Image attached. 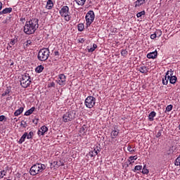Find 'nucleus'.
Here are the masks:
<instances>
[{
    "label": "nucleus",
    "mask_w": 180,
    "mask_h": 180,
    "mask_svg": "<svg viewBox=\"0 0 180 180\" xmlns=\"http://www.w3.org/2000/svg\"><path fill=\"white\" fill-rule=\"evenodd\" d=\"M37 29H39V20L37 18H32L26 21L24 26V33L25 34H33Z\"/></svg>",
    "instance_id": "obj_1"
},
{
    "label": "nucleus",
    "mask_w": 180,
    "mask_h": 180,
    "mask_svg": "<svg viewBox=\"0 0 180 180\" xmlns=\"http://www.w3.org/2000/svg\"><path fill=\"white\" fill-rule=\"evenodd\" d=\"M46 167L44 164L41 163H36L35 165H32L30 169V174L32 176L34 175H37V174H40L46 169Z\"/></svg>",
    "instance_id": "obj_2"
},
{
    "label": "nucleus",
    "mask_w": 180,
    "mask_h": 180,
    "mask_svg": "<svg viewBox=\"0 0 180 180\" xmlns=\"http://www.w3.org/2000/svg\"><path fill=\"white\" fill-rule=\"evenodd\" d=\"M49 57H50V50L49 48H43L39 50L37 56V58L39 61H47Z\"/></svg>",
    "instance_id": "obj_3"
},
{
    "label": "nucleus",
    "mask_w": 180,
    "mask_h": 180,
    "mask_svg": "<svg viewBox=\"0 0 180 180\" xmlns=\"http://www.w3.org/2000/svg\"><path fill=\"white\" fill-rule=\"evenodd\" d=\"M77 117V111L72 110L65 113L63 115V122L64 123H68V122H72Z\"/></svg>",
    "instance_id": "obj_4"
},
{
    "label": "nucleus",
    "mask_w": 180,
    "mask_h": 180,
    "mask_svg": "<svg viewBox=\"0 0 180 180\" xmlns=\"http://www.w3.org/2000/svg\"><path fill=\"white\" fill-rule=\"evenodd\" d=\"M59 13L62 18H65L66 22L71 20V16H70V8L68 6H63L59 11Z\"/></svg>",
    "instance_id": "obj_5"
},
{
    "label": "nucleus",
    "mask_w": 180,
    "mask_h": 180,
    "mask_svg": "<svg viewBox=\"0 0 180 180\" xmlns=\"http://www.w3.org/2000/svg\"><path fill=\"white\" fill-rule=\"evenodd\" d=\"M32 79H30V75L28 73H24L20 78V85L22 88H27L30 86V83Z\"/></svg>",
    "instance_id": "obj_6"
},
{
    "label": "nucleus",
    "mask_w": 180,
    "mask_h": 180,
    "mask_svg": "<svg viewBox=\"0 0 180 180\" xmlns=\"http://www.w3.org/2000/svg\"><path fill=\"white\" fill-rule=\"evenodd\" d=\"M95 103H96V98L92 96H89L84 101V105L89 109H92L95 106Z\"/></svg>",
    "instance_id": "obj_7"
},
{
    "label": "nucleus",
    "mask_w": 180,
    "mask_h": 180,
    "mask_svg": "<svg viewBox=\"0 0 180 180\" xmlns=\"http://www.w3.org/2000/svg\"><path fill=\"white\" fill-rule=\"evenodd\" d=\"M94 20H95V13H94V11H89L86 15V22L87 27L92 25Z\"/></svg>",
    "instance_id": "obj_8"
},
{
    "label": "nucleus",
    "mask_w": 180,
    "mask_h": 180,
    "mask_svg": "<svg viewBox=\"0 0 180 180\" xmlns=\"http://www.w3.org/2000/svg\"><path fill=\"white\" fill-rule=\"evenodd\" d=\"M66 79H67V77H65L64 74H60L58 75L57 83L61 86L65 85Z\"/></svg>",
    "instance_id": "obj_9"
},
{
    "label": "nucleus",
    "mask_w": 180,
    "mask_h": 180,
    "mask_svg": "<svg viewBox=\"0 0 180 180\" xmlns=\"http://www.w3.org/2000/svg\"><path fill=\"white\" fill-rule=\"evenodd\" d=\"M99 153H101V148L97 146L94 148V149L92 151H90L89 153V155L92 158V157H96V155H98Z\"/></svg>",
    "instance_id": "obj_10"
},
{
    "label": "nucleus",
    "mask_w": 180,
    "mask_h": 180,
    "mask_svg": "<svg viewBox=\"0 0 180 180\" xmlns=\"http://www.w3.org/2000/svg\"><path fill=\"white\" fill-rule=\"evenodd\" d=\"M49 131V128L46 127V125L42 126L39 130H38L37 134L38 136H44V134Z\"/></svg>",
    "instance_id": "obj_11"
},
{
    "label": "nucleus",
    "mask_w": 180,
    "mask_h": 180,
    "mask_svg": "<svg viewBox=\"0 0 180 180\" xmlns=\"http://www.w3.org/2000/svg\"><path fill=\"white\" fill-rule=\"evenodd\" d=\"M146 4V0H136L134 3V8H140L141 5Z\"/></svg>",
    "instance_id": "obj_12"
},
{
    "label": "nucleus",
    "mask_w": 180,
    "mask_h": 180,
    "mask_svg": "<svg viewBox=\"0 0 180 180\" xmlns=\"http://www.w3.org/2000/svg\"><path fill=\"white\" fill-rule=\"evenodd\" d=\"M158 54V52H157V51H155L153 52H150L149 53L147 54V58H155L157 57Z\"/></svg>",
    "instance_id": "obj_13"
},
{
    "label": "nucleus",
    "mask_w": 180,
    "mask_h": 180,
    "mask_svg": "<svg viewBox=\"0 0 180 180\" xmlns=\"http://www.w3.org/2000/svg\"><path fill=\"white\" fill-rule=\"evenodd\" d=\"M26 139H27V132H25L23 135L21 136L20 139L18 141L19 144H22L25 143Z\"/></svg>",
    "instance_id": "obj_14"
},
{
    "label": "nucleus",
    "mask_w": 180,
    "mask_h": 180,
    "mask_svg": "<svg viewBox=\"0 0 180 180\" xmlns=\"http://www.w3.org/2000/svg\"><path fill=\"white\" fill-rule=\"evenodd\" d=\"M53 6H54V4H53V1L48 0L46 6V9H49V10L53 9Z\"/></svg>",
    "instance_id": "obj_15"
},
{
    "label": "nucleus",
    "mask_w": 180,
    "mask_h": 180,
    "mask_svg": "<svg viewBox=\"0 0 180 180\" xmlns=\"http://www.w3.org/2000/svg\"><path fill=\"white\" fill-rule=\"evenodd\" d=\"M24 110L25 108H23V107H20L19 109L15 111L14 116H19L20 115H22V113H23Z\"/></svg>",
    "instance_id": "obj_16"
},
{
    "label": "nucleus",
    "mask_w": 180,
    "mask_h": 180,
    "mask_svg": "<svg viewBox=\"0 0 180 180\" xmlns=\"http://www.w3.org/2000/svg\"><path fill=\"white\" fill-rule=\"evenodd\" d=\"M12 12V8H6L0 12V15H5L6 13H11Z\"/></svg>",
    "instance_id": "obj_17"
},
{
    "label": "nucleus",
    "mask_w": 180,
    "mask_h": 180,
    "mask_svg": "<svg viewBox=\"0 0 180 180\" xmlns=\"http://www.w3.org/2000/svg\"><path fill=\"white\" fill-rule=\"evenodd\" d=\"M34 110H36V108L32 107L30 110H27L24 115H25V116H30V115H32V113H33V112H34Z\"/></svg>",
    "instance_id": "obj_18"
},
{
    "label": "nucleus",
    "mask_w": 180,
    "mask_h": 180,
    "mask_svg": "<svg viewBox=\"0 0 180 180\" xmlns=\"http://www.w3.org/2000/svg\"><path fill=\"white\" fill-rule=\"evenodd\" d=\"M157 113L155 111H152L148 115V119L150 122H153L154 120V117H155Z\"/></svg>",
    "instance_id": "obj_19"
},
{
    "label": "nucleus",
    "mask_w": 180,
    "mask_h": 180,
    "mask_svg": "<svg viewBox=\"0 0 180 180\" xmlns=\"http://www.w3.org/2000/svg\"><path fill=\"white\" fill-rule=\"evenodd\" d=\"M139 71L142 74H147L148 72V70H147V67L146 66H141L139 68Z\"/></svg>",
    "instance_id": "obj_20"
},
{
    "label": "nucleus",
    "mask_w": 180,
    "mask_h": 180,
    "mask_svg": "<svg viewBox=\"0 0 180 180\" xmlns=\"http://www.w3.org/2000/svg\"><path fill=\"white\" fill-rule=\"evenodd\" d=\"M119 136V129H114L111 132V137L112 139H116Z\"/></svg>",
    "instance_id": "obj_21"
},
{
    "label": "nucleus",
    "mask_w": 180,
    "mask_h": 180,
    "mask_svg": "<svg viewBox=\"0 0 180 180\" xmlns=\"http://www.w3.org/2000/svg\"><path fill=\"white\" fill-rule=\"evenodd\" d=\"M43 70H44V67L40 65L35 68V72L40 74V72H43Z\"/></svg>",
    "instance_id": "obj_22"
},
{
    "label": "nucleus",
    "mask_w": 180,
    "mask_h": 180,
    "mask_svg": "<svg viewBox=\"0 0 180 180\" xmlns=\"http://www.w3.org/2000/svg\"><path fill=\"white\" fill-rule=\"evenodd\" d=\"M176 79H178L176 76H169V80L170 84H176Z\"/></svg>",
    "instance_id": "obj_23"
},
{
    "label": "nucleus",
    "mask_w": 180,
    "mask_h": 180,
    "mask_svg": "<svg viewBox=\"0 0 180 180\" xmlns=\"http://www.w3.org/2000/svg\"><path fill=\"white\" fill-rule=\"evenodd\" d=\"M162 81L163 85H167L168 81H169V75H165Z\"/></svg>",
    "instance_id": "obj_24"
},
{
    "label": "nucleus",
    "mask_w": 180,
    "mask_h": 180,
    "mask_svg": "<svg viewBox=\"0 0 180 180\" xmlns=\"http://www.w3.org/2000/svg\"><path fill=\"white\" fill-rule=\"evenodd\" d=\"M75 1L76 2V4H77V5H79L80 6H84V5H85V2H86V0H75Z\"/></svg>",
    "instance_id": "obj_25"
},
{
    "label": "nucleus",
    "mask_w": 180,
    "mask_h": 180,
    "mask_svg": "<svg viewBox=\"0 0 180 180\" xmlns=\"http://www.w3.org/2000/svg\"><path fill=\"white\" fill-rule=\"evenodd\" d=\"M98 49V45H96V44H93V47L91 48H88L87 50L89 51V53H94V51H95V49Z\"/></svg>",
    "instance_id": "obj_26"
},
{
    "label": "nucleus",
    "mask_w": 180,
    "mask_h": 180,
    "mask_svg": "<svg viewBox=\"0 0 180 180\" xmlns=\"http://www.w3.org/2000/svg\"><path fill=\"white\" fill-rule=\"evenodd\" d=\"M9 94H11V87H6V89L1 94V96H6V95H9Z\"/></svg>",
    "instance_id": "obj_27"
},
{
    "label": "nucleus",
    "mask_w": 180,
    "mask_h": 180,
    "mask_svg": "<svg viewBox=\"0 0 180 180\" xmlns=\"http://www.w3.org/2000/svg\"><path fill=\"white\" fill-rule=\"evenodd\" d=\"M33 136H34V131H31L27 134V140H32L33 139Z\"/></svg>",
    "instance_id": "obj_28"
},
{
    "label": "nucleus",
    "mask_w": 180,
    "mask_h": 180,
    "mask_svg": "<svg viewBox=\"0 0 180 180\" xmlns=\"http://www.w3.org/2000/svg\"><path fill=\"white\" fill-rule=\"evenodd\" d=\"M84 24H82V23L78 24V25H77V30L79 32H84Z\"/></svg>",
    "instance_id": "obj_29"
},
{
    "label": "nucleus",
    "mask_w": 180,
    "mask_h": 180,
    "mask_svg": "<svg viewBox=\"0 0 180 180\" xmlns=\"http://www.w3.org/2000/svg\"><path fill=\"white\" fill-rule=\"evenodd\" d=\"M173 108H174V105H167V107H166V110H165V113H167V112H171V110H172V109H173Z\"/></svg>",
    "instance_id": "obj_30"
},
{
    "label": "nucleus",
    "mask_w": 180,
    "mask_h": 180,
    "mask_svg": "<svg viewBox=\"0 0 180 180\" xmlns=\"http://www.w3.org/2000/svg\"><path fill=\"white\" fill-rule=\"evenodd\" d=\"M6 175V170H2L0 172V179H2Z\"/></svg>",
    "instance_id": "obj_31"
},
{
    "label": "nucleus",
    "mask_w": 180,
    "mask_h": 180,
    "mask_svg": "<svg viewBox=\"0 0 180 180\" xmlns=\"http://www.w3.org/2000/svg\"><path fill=\"white\" fill-rule=\"evenodd\" d=\"M174 164L176 167H180V155L175 160Z\"/></svg>",
    "instance_id": "obj_32"
},
{
    "label": "nucleus",
    "mask_w": 180,
    "mask_h": 180,
    "mask_svg": "<svg viewBox=\"0 0 180 180\" xmlns=\"http://www.w3.org/2000/svg\"><path fill=\"white\" fill-rule=\"evenodd\" d=\"M142 168H143V166L136 165V166H135L134 171V172H136V171H141V169H142Z\"/></svg>",
    "instance_id": "obj_33"
},
{
    "label": "nucleus",
    "mask_w": 180,
    "mask_h": 180,
    "mask_svg": "<svg viewBox=\"0 0 180 180\" xmlns=\"http://www.w3.org/2000/svg\"><path fill=\"white\" fill-rule=\"evenodd\" d=\"M143 15H146V11H142L136 14V16H137V18H141V16H143Z\"/></svg>",
    "instance_id": "obj_34"
},
{
    "label": "nucleus",
    "mask_w": 180,
    "mask_h": 180,
    "mask_svg": "<svg viewBox=\"0 0 180 180\" xmlns=\"http://www.w3.org/2000/svg\"><path fill=\"white\" fill-rule=\"evenodd\" d=\"M169 72H170V75H169ZM166 75L167 76L169 75V77L174 76V70L172 69H170L166 72Z\"/></svg>",
    "instance_id": "obj_35"
},
{
    "label": "nucleus",
    "mask_w": 180,
    "mask_h": 180,
    "mask_svg": "<svg viewBox=\"0 0 180 180\" xmlns=\"http://www.w3.org/2000/svg\"><path fill=\"white\" fill-rule=\"evenodd\" d=\"M127 51L126 49H122L121 51V56H123V57H126L127 56Z\"/></svg>",
    "instance_id": "obj_36"
},
{
    "label": "nucleus",
    "mask_w": 180,
    "mask_h": 180,
    "mask_svg": "<svg viewBox=\"0 0 180 180\" xmlns=\"http://www.w3.org/2000/svg\"><path fill=\"white\" fill-rule=\"evenodd\" d=\"M16 41H18L17 39H11L9 44H11V46H15V44L16 43Z\"/></svg>",
    "instance_id": "obj_37"
},
{
    "label": "nucleus",
    "mask_w": 180,
    "mask_h": 180,
    "mask_svg": "<svg viewBox=\"0 0 180 180\" xmlns=\"http://www.w3.org/2000/svg\"><path fill=\"white\" fill-rule=\"evenodd\" d=\"M127 150L129 153H131V154H133V153H134V149H133V148H131V146H128L127 147Z\"/></svg>",
    "instance_id": "obj_38"
},
{
    "label": "nucleus",
    "mask_w": 180,
    "mask_h": 180,
    "mask_svg": "<svg viewBox=\"0 0 180 180\" xmlns=\"http://www.w3.org/2000/svg\"><path fill=\"white\" fill-rule=\"evenodd\" d=\"M161 134H162V129L159 130V131L156 134L157 139H158L159 137H161Z\"/></svg>",
    "instance_id": "obj_39"
},
{
    "label": "nucleus",
    "mask_w": 180,
    "mask_h": 180,
    "mask_svg": "<svg viewBox=\"0 0 180 180\" xmlns=\"http://www.w3.org/2000/svg\"><path fill=\"white\" fill-rule=\"evenodd\" d=\"M142 174H148V169H146V166L143 167V169L142 170Z\"/></svg>",
    "instance_id": "obj_40"
},
{
    "label": "nucleus",
    "mask_w": 180,
    "mask_h": 180,
    "mask_svg": "<svg viewBox=\"0 0 180 180\" xmlns=\"http://www.w3.org/2000/svg\"><path fill=\"white\" fill-rule=\"evenodd\" d=\"M157 37V32H155V33H153V34H152L151 35H150V39H152V40H154V39H155Z\"/></svg>",
    "instance_id": "obj_41"
},
{
    "label": "nucleus",
    "mask_w": 180,
    "mask_h": 180,
    "mask_svg": "<svg viewBox=\"0 0 180 180\" xmlns=\"http://www.w3.org/2000/svg\"><path fill=\"white\" fill-rule=\"evenodd\" d=\"M20 126H22V127L26 128L27 127V124L25 121H22Z\"/></svg>",
    "instance_id": "obj_42"
},
{
    "label": "nucleus",
    "mask_w": 180,
    "mask_h": 180,
    "mask_svg": "<svg viewBox=\"0 0 180 180\" xmlns=\"http://www.w3.org/2000/svg\"><path fill=\"white\" fill-rule=\"evenodd\" d=\"M130 161H136L137 160V155L129 157Z\"/></svg>",
    "instance_id": "obj_43"
},
{
    "label": "nucleus",
    "mask_w": 180,
    "mask_h": 180,
    "mask_svg": "<svg viewBox=\"0 0 180 180\" xmlns=\"http://www.w3.org/2000/svg\"><path fill=\"white\" fill-rule=\"evenodd\" d=\"M4 120H6V117L5 115H0V122H4Z\"/></svg>",
    "instance_id": "obj_44"
},
{
    "label": "nucleus",
    "mask_w": 180,
    "mask_h": 180,
    "mask_svg": "<svg viewBox=\"0 0 180 180\" xmlns=\"http://www.w3.org/2000/svg\"><path fill=\"white\" fill-rule=\"evenodd\" d=\"M155 33H156V35L158 34V37H160L161 34H162V32H161V30H158Z\"/></svg>",
    "instance_id": "obj_45"
},
{
    "label": "nucleus",
    "mask_w": 180,
    "mask_h": 180,
    "mask_svg": "<svg viewBox=\"0 0 180 180\" xmlns=\"http://www.w3.org/2000/svg\"><path fill=\"white\" fill-rule=\"evenodd\" d=\"M54 86H56V83H54V82H52L49 84V88L54 87Z\"/></svg>",
    "instance_id": "obj_46"
},
{
    "label": "nucleus",
    "mask_w": 180,
    "mask_h": 180,
    "mask_svg": "<svg viewBox=\"0 0 180 180\" xmlns=\"http://www.w3.org/2000/svg\"><path fill=\"white\" fill-rule=\"evenodd\" d=\"M78 41H79V43L83 44L85 42V39H84V38H80L78 39Z\"/></svg>",
    "instance_id": "obj_47"
},
{
    "label": "nucleus",
    "mask_w": 180,
    "mask_h": 180,
    "mask_svg": "<svg viewBox=\"0 0 180 180\" xmlns=\"http://www.w3.org/2000/svg\"><path fill=\"white\" fill-rule=\"evenodd\" d=\"M26 43H27V45H31L32 44V41L31 40H27V41H26Z\"/></svg>",
    "instance_id": "obj_48"
},
{
    "label": "nucleus",
    "mask_w": 180,
    "mask_h": 180,
    "mask_svg": "<svg viewBox=\"0 0 180 180\" xmlns=\"http://www.w3.org/2000/svg\"><path fill=\"white\" fill-rule=\"evenodd\" d=\"M54 54H55V56H59V55H60V53H59L58 51H56L54 52Z\"/></svg>",
    "instance_id": "obj_49"
},
{
    "label": "nucleus",
    "mask_w": 180,
    "mask_h": 180,
    "mask_svg": "<svg viewBox=\"0 0 180 180\" xmlns=\"http://www.w3.org/2000/svg\"><path fill=\"white\" fill-rule=\"evenodd\" d=\"M20 22H23L24 20H26V18L22 17L20 19Z\"/></svg>",
    "instance_id": "obj_50"
},
{
    "label": "nucleus",
    "mask_w": 180,
    "mask_h": 180,
    "mask_svg": "<svg viewBox=\"0 0 180 180\" xmlns=\"http://www.w3.org/2000/svg\"><path fill=\"white\" fill-rule=\"evenodd\" d=\"M2 9V2L0 1V11Z\"/></svg>",
    "instance_id": "obj_51"
},
{
    "label": "nucleus",
    "mask_w": 180,
    "mask_h": 180,
    "mask_svg": "<svg viewBox=\"0 0 180 180\" xmlns=\"http://www.w3.org/2000/svg\"><path fill=\"white\" fill-rule=\"evenodd\" d=\"M84 130H85V129H84V127H82V128L80 129V131H84Z\"/></svg>",
    "instance_id": "obj_52"
},
{
    "label": "nucleus",
    "mask_w": 180,
    "mask_h": 180,
    "mask_svg": "<svg viewBox=\"0 0 180 180\" xmlns=\"http://www.w3.org/2000/svg\"><path fill=\"white\" fill-rule=\"evenodd\" d=\"M35 124H37V122H35Z\"/></svg>",
    "instance_id": "obj_53"
},
{
    "label": "nucleus",
    "mask_w": 180,
    "mask_h": 180,
    "mask_svg": "<svg viewBox=\"0 0 180 180\" xmlns=\"http://www.w3.org/2000/svg\"><path fill=\"white\" fill-rule=\"evenodd\" d=\"M35 124H37V122H35Z\"/></svg>",
    "instance_id": "obj_54"
},
{
    "label": "nucleus",
    "mask_w": 180,
    "mask_h": 180,
    "mask_svg": "<svg viewBox=\"0 0 180 180\" xmlns=\"http://www.w3.org/2000/svg\"><path fill=\"white\" fill-rule=\"evenodd\" d=\"M11 65H13V63H11Z\"/></svg>",
    "instance_id": "obj_55"
},
{
    "label": "nucleus",
    "mask_w": 180,
    "mask_h": 180,
    "mask_svg": "<svg viewBox=\"0 0 180 180\" xmlns=\"http://www.w3.org/2000/svg\"><path fill=\"white\" fill-rule=\"evenodd\" d=\"M33 123H34V120H33Z\"/></svg>",
    "instance_id": "obj_56"
}]
</instances>
